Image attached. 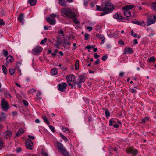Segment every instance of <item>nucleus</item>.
<instances>
[{
	"instance_id": "obj_1",
	"label": "nucleus",
	"mask_w": 156,
	"mask_h": 156,
	"mask_svg": "<svg viewBox=\"0 0 156 156\" xmlns=\"http://www.w3.org/2000/svg\"><path fill=\"white\" fill-rule=\"evenodd\" d=\"M62 12L64 15H65L68 18H72L75 16V14L72 12L70 9H63L62 10Z\"/></svg>"
},
{
	"instance_id": "obj_2",
	"label": "nucleus",
	"mask_w": 156,
	"mask_h": 156,
	"mask_svg": "<svg viewBox=\"0 0 156 156\" xmlns=\"http://www.w3.org/2000/svg\"><path fill=\"white\" fill-rule=\"evenodd\" d=\"M134 7L133 5H126L122 8L124 11V14L125 16L129 17L131 16L130 12L129 11L130 9L133 8Z\"/></svg>"
},
{
	"instance_id": "obj_3",
	"label": "nucleus",
	"mask_w": 156,
	"mask_h": 156,
	"mask_svg": "<svg viewBox=\"0 0 156 156\" xmlns=\"http://www.w3.org/2000/svg\"><path fill=\"white\" fill-rule=\"evenodd\" d=\"M57 145L58 148L63 153L64 156H70L69 153L67 152V151L66 149L64 147L62 144L58 142L57 143Z\"/></svg>"
},
{
	"instance_id": "obj_4",
	"label": "nucleus",
	"mask_w": 156,
	"mask_h": 156,
	"mask_svg": "<svg viewBox=\"0 0 156 156\" xmlns=\"http://www.w3.org/2000/svg\"><path fill=\"white\" fill-rule=\"evenodd\" d=\"M57 16V15L55 14L51 15L49 17L46 18V20L50 24L54 25L56 23V21L55 18Z\"/></svg>"
},
{
	"instance_id": "obj_5",
	"label": "nucleus",
	"mask_w": 156,
	"mask_h": 156,
	"mask_svg": "<svg viewBox=\"0 0 156 156\" xmlns=\"http://www.w3.org/2000/svg\"><path fill=\"white\" fill-rule=\"evenodd\" d=\"M1 108L4 111H7L9 108V104L7 101L4 98L1 100Z\"/></svg>"
},
{
	"instance_id": "obj_6",
	"label": "nucleus",
	"mask_w": 156,
	"mask_h": 156,
	"mask_svg": "<svg viewBox=\"0 0 156 156\" xmlns=\"http://www.w3.org/2000/svg\"><path fill=\"white\" fill-rule=\"evenodd\" d=\"M114 9L113 5L111 3H106L104 7L105 11L108 12L109 13L111 12Z\"/></svg>"
},
{
	"instance_id": "obj_7",
	"label": "nucleus",
	"mask_w": 156,
	"mask_h": 156,
	"mask_svg": "<svg viewBox=\"0 0 156 156\" xmlns=\"http://www.w3.org/2000/svg\"><path fill=\"white\" fill-rule=\"evenodd\" d=\"M127 153L132 154L133 156H135L138 153L137 150L133 147H131L126 150Z\"/></svg>"
},
{
	"instance_id": "obj_8",
	"label": "nucleus",
	"mask_w": 156,
	"mask_h": 156,
	"mask_svg": "<svg viewBox=\"0 0 156 156\" xmlns=\"http://www.w3.org/2000/svg\"><path fill=\"white\" fill-rule=\"evenodd\" d=\"M42 50V48L39 46H37L32 50V54L36 55L37 54L41 52Z\"/></svg>"
},
{
	"instance_id": "obj_9",
	"label": "nucleus",
	"mask_w": 156,
	"mask_h": 156,
	"mask_svg": "<svg viewBox=\"0 0 156 156\" xmlns=\"http://www.w3.org/2000/svg\"><path fill=\"white\" fill-rule=\"evenodd\" d=\"M147 21L148 25H150L155 23L156 21V16H154V15L151 16L147 19Z\"/></svg>"
},
{
	"instance_id": "obj_10",
	"label": "nucleus",
	"mask_w": 156,
	"mask_h": 156,
	"mask_svg": "<svg viewBox=\"0 0 156 156\" xmlns=\"http://www.w3.org/2000/svg\"><path fill=\"white\" fill-rule=\"evenodd\" d=\"M26 147L27 148L32 150L33 149L32 147L33 145V143L30 139L27 140L26 143Z\"/></svg>"
},
{
	"instance_id": "obj_11",
	"label": "nucleus",
	"mask_w": 156,
	"mask_h": 156,
	"mask_svg": "<svg viewBox=\"0 0 156 156\" xmlns=\"http://www.w3.org/2000/svg\"><path fill=\"white\" fill-rule=\"evenodd\" d=\"M66 83H62L58 84V90L60 91H63L66 89L67 87Z\"/></svg>"
},
{
	"instance_id": "obj_12",
	"label": "nucleus",
	"mask_w": 156,
	"mask_h": 156,
	"mask_svg": "<svg viewBox=\"0 0 156 156\" xmlns=\"http://www.w3.org/2000/svg\"><path fill=\"white\" fill-rule=\"evenodd\" d=\"M12 135V133L10 131H7L2 133V136L5 138H9Z\"/></svg>"
},
{
	"instance_id": "obj_13",
	"label": "nucleus",
	"mask_w": 156,
	"mask_h": 156,
	"mask_svg": "<svg viewBox=\"0 0 156 156\" xmlns=\"http://www.w3.org/2000/svg\"><path fill=\"white\" fill-rule=\"evenodd\" d=\"M6 60L7 63H12L13 61L14 58L11 55H9L7 57ZM6 65H7V63H6Z\"/></svg>"
},
{
	"instance_id": "obj_14",
	"label": "nucleus",
	"mask_w": 156,
	"mask_h": 156,
	"mask_svg": "<svg viewBox=\"0 0 156 156\" xmlns=\"http://www.w3.org/2000/svg\"><path fill=\"white\" fill-rule=\"evenodd\" d=\"M75 76L73 75H71L69 76H66V78L68 81H73L75 79Z\"/></svg>"
},
{
	"instance_id": "obj_15",
	"label": "nucleus",
	"mask_w": 156,
	"mask_h": 156,
	"mask_svg": "<svg viewBox=\"0 0 156 156\" xmlns=\"http://www.w3.org/2000/svg\"><path fill=\"white\" fill-rule=\"evenodd\" d=\"M133 50L130 47L126 48L124 50V54H131L133 52Z\"/></svg>"
},
{
	"instance_id": "obj_16",
	"label": "nucleus",
	"mask_w": 156,
	"mask_h": 156,
	"mask_svg": "<svg viewBox=\"0 0 156 156\" xmlns=\"http://www.w3.org/2000/svg\"><path fill=\"white\" fill-rule=\"evenodd\" d=\"M24 18V15L23 13L20 14L19 17L18 18V20L22 23L23 24H24L23 19Z\"/></svg>"
},
{
	"instance_id": "obj_17",
	"label": "nucleus",
	"mask_w": 156,
	"mask_h": 156,
	"mask_svg": "<svg viewBox=\"0 0 156 156\" xmlns=\"http://www.w3.org/2000/svg\"><path fill=\"white\" fill-rule=\"evenodd\" d=\"M78 80V82L81 83L84 82L85 81V77L83 75H81L79 77Z\"/></svg>"
},
{
	"instance_id": "obj_18",
	"label": "nucleus",
	"mask_w": 156,
	"mask_h": 156,
	"mask_svg": "<svg viewBox=\"0 0 156 156\" xmlns=\"http://www.w3.org/2000/svg\"><path fill=\"white\" fill-rule=\"evenodd\" d=\"M113 17L114 18L117 20L123 19V18L121 15L120 14H118V13H117L115 15H114Z\"/></svg>"
},
{
	"instance_id": "obj_19",
	"label": "nucleus",
	"mask_w": 156,
	"mask_h": 156,
	"mask_svg": "<svg viewBox=\"0 0 156 156\" xmlns=\"http://www.w3.org/2000/svg\"><path fill=\"white\" fill-rule=\"evenodd\" d=\"M132 23L143 26V24H144V22L143 21L141 22H140L138 21H132Z\"/></svg>"
},
{
	"instance_id": "obj_20",
	"label": "nucleus",
	"mask_w": 156,
	"mask_h": 156,
	"mask_svg": "<svg viewBox=\"0 0 156 156\" xmlns=\"http://www.w3.org/2000/svg\"><path fill=\"white\" fill-rule=\"evenodd\" d=\"M37 2V0H28V3H29L30 5L33 6L35 5Z\"/></svg>"
},
{
	"instance_id": "obj_21",
	"label": "nucleus",
	"mask_w": 156,
	"mask_h": 156,
	"mask_svg": "<svg viewBox=\"0 0 156 156\" xmlns=\"http://www.w3.org/2000/svg\"><path fill=\"white\" fill-rule=\"evenodd\" d=\"M6 116V115L4 112H2L0 116V121H2L5 119Z\"/></svg>"
},
{
	"instance_id": "obj_22",
	"label": "nucleus",
	"mask_w": 156,
	"mask_h": 156,
	"mask_svg": "<svg viewBox=\"0 0 156 156\" xmlns=\"http://www.w3.org/2000/svg\"><path fill=\"white\" fill-rule=\"evenodd\" d=\"M58 72L57 70L55 68L52 69L51 71V73L52 75H56Z\"/></svg>"
},
{
	"instance_id": "obj_23",
	"label": "nucleus",
	"mask_w": 156,
	"mask_h": 156,
	"mask_svg": "<svg viewBox=\"0 0 156 156\" xmlns=\"http://www.w3.org/2000/svg\"><path fill=\"white\" fill-rule=\"evenodd\" d=\"M156 59L154 56H152L148 58V61L149 62L154 63L155 62Z\"/></svg>"
},
{
	"instance_id": "obj_24",
	"label": "nucleus",
	"mask_w": 156,
	"mask_h": 156,
	"mask_svg": "<svg viewBox=\"0 0 156 156\" xmlns=\"http://www.w3.org/2000/svg\"><path fill=\"white\" fill-rule=\"evenodd\" d=\"M75 66L76 70H78L79 69V62L78 60L76 61Z\"/></svg>"
},
{
	"instance_id": "obj_25",
	"label": "nucleus",
	"mask_w": 156,
	"mask_h": 156,
	"mask_svg": "<svg viewBox=\"0 0 156 156\" xmlns=\"http://www.w3.org/2000/svg\"><path fill=\"white\" fill-rule=\"evenodd\" d=\"M24 130L23 129H21L18 131L16 134V136H20V134H22L24 132Z\"/></svg>"
},
{
	"instance_id": "obj_26",
	"label": "nucleus",
	"mask_w": 156,
	"mask_h": 156,
	"mask_svg": "<svg viewBox=\"0 0 156 156\" xmlns=\"http://www.w3.org/2000/svg\"><path fill=\"white\" fill-rule=\"evenodd\" d=\"M42 118L44 120V122L47 124H50V122L48 120L47 117L45 116H42Z\"/></svg>"
},
{
	"instance_id": "obj_27",
	"label": "nucleus",
	"mask_w": 156,
	"mask_h": 156,
	"mask_svg": "<svg viewBox=\"0 0 156 156\" xmlns=\"http://www.w3.org/2000/svg\"><path fill=\"white\" fill-rule=\"evenodd\" d=\"M97 37L98 38H99L101 40H105V38L104 37V35H102L98 34L97 35Z\"/></svg>"
},
{
	"instance_id": "obj_28",
	"label": "nucleus",
	"mask_w": 156,
	"mask_h": 156,
	"mask_svg": "<svg viewBox=\"0 0 156 156\" xmlns=\"http://www.w3.org/2000/svg\"><path fill=\"white\" fill-rule=\"evenodd\" d=\"M2 69L4 73L5 74H7V70L6 67L4 65H2Z\"/></svg>"
},
{
	"instance_id": "obj_29",
	"label": "nucleus",
	"mask_w": 156,
	"mask_h": 156,
	"mask_svg": "<svg viewBox=\"0 0 156 156\" xmlns=\"http://www.w3.org/2000/svg\"><path fill=\"white\" fill-rule=\"evenodd\" d=\"M59 4L60 5H65L66 2L65 0H59Z\"/></svg>"
},
{
	"instance_id": "obj_30",
	"label": "nucleus",
	"mask_w": 156,
	"mask_h": 156,
	"mask_svg": "<svg viewBox=\"0 0 156 156\" xmlns=\"http://www.w3.org/2000/svg\"><path fill=\"white\" fill-rule=\"evenodd\" d=\"M97 10L99 11H105L104 8L98 6V5L96 6Z\"/></svg>"
},
{
	"instance_id": "obj_31",
	"label": "nucleus",
	"mask_w": 156,
	"mask_h": 156,
	"mask_svg": "<svg viewBox=\"0 0 156 156\" xmlns=\"http://www.w3.org/2000/svg\"><path fill=\"white\" fill-rule=\"evenodd\" d=\"M81 83H80L78 82H75V83H74L73 85L74 86H75L76 84H77V87H78L80 88L81 87Z\"/></svg>"
},
{
	"instance_id": "obj_32",
	"label": "nucleus",
	"mask_w": 156,
	"mask_h": 156,
	"mask_svg": "<svg viewBox=\"0 0 156 156\" xmlns=\"http://www.w3.org/2000/svg\"><path fill=\"white\" fill-rule=\"evenodd\" d=\"M62 129L63 131L64 132H66L67 133H69V131L68 129L66 127H62Z\"/></svg>"
},
{
	"instance_id": "obj_33",
	"label": "nucleus",
	"mask_w": 156,
	"mask_h": 156,
	"mask_svg": "<svg viewBox=\"0 0 156 156\" xmlns=\"http://www.w3.org/2000/svg\"><path fill=\"white\" fill-rule=\"evenodd\" d=\"M9 72H10V73L11 75H12L14 74V69L12 68H10L9 69Z\"/></svg>"
},
{
	"instance_id": "obj_34",
	"label": "nucleus",
	"mask_w": 156,
	"mask_h": 156,
	"mask_svg": "<svg viewBox=\"0 0 156 156\" xmlns=\"http://www.w3.org/2000/svg\"><path fill=\"white\" fill-rule=\"evenodd\" d=\"M3 146V140L2 138H0V149L2 148Z\"/></svg>"
},
{
	"instance_id": "obj_35",
	"label": "nucleus",
	"mask_w": 156,
	"mask_h": 156,
	"mask_svg": "<svg viewBox=\"0 0 156 156\" xmlns=\"http://www.w3.org/2000/svg\"><path fill=\"white\" fill-rule=\"evenodd\" d=\"M149 118L148 117L145 118L144 119H142V122L143 123H145L147 122V121L148 120Z\"/></svg>"
},
{
	"instance_id": "obj_36",
	"label": "nucleus",
	"mask_w": 156,
	"mask_h": 156,
	"mask_svg": "<svg viewBox=\"0 0 156 156\" xmlns=\"http://www.w3.org/2000/svg\"><path fill=\"white\" fill-rule=\"evenodd\" d=\"M75 17V16H74V17L73 18V22L75 24H78L79 23V22L77 20Z\"/></svg>"
},
{
	"instance_id": "obj_37",
	"label": "nucleus",
	"mask_w": 156,
	"mask_h": 156,
	"mask_svg": "<svg viewBox=\"0 0 156 156\" xmlns=\"http://www.w3.org/2000/svg\"><path fill=\"white\" fill-rule=\"evenodd\" d=\"M105 114L106 116L107 117H108L110 116V113L108 110L107 109L105 110Z\"/></svg>"
},
{
	"instance_id": "obj_38",
	"label": "nucleus",
	"mask_w": 156,
	"mask_h": 156,
	"mask_svg": "<svg viewBox=\"0 0 156 156\" xmlns=\"http://www.w3.org/2000/svg\"><path fill=\"white\" fill-rule=\"evenodd\" d=\"M48 126L49 128L51 130V131L53 132H54L55 131V128L51 125H49Z\"/></svg>"
},
{
	"instance_id": "obj_39",
	"label": "nucleus",
	"mask_w": 156,
	"mask_h": 156,
	"mask_svg": "<svg viewBox=\"0 0 156 156\" xmlns=\"http://www.w3.org/2000/svg\"><path fill=\"white\" fill-rule=\"evenodd\" d=\"M60 136H61V137L64 140L65 142H67V138H66V137L65 136H64V135H62V134H60Z\"/></svg>"
},
{
	"instance_id": "obj_40",
	"label": "nucleus",
	"mask_w": 156,
	"mask_h": 156,
	"mask_svg": "<svg viewBox=\"0 0 156 156\" xmlns=\"http://www.w3.org/2000/svg\"><path fill=\"white\" fill-rule=\"evenodd\" d=\"M152 9H154L155 10H156V2L153 3L152 4Z\"/></svg>"
},
{
	"instance_id": "obj_41",
	"label": "nucleus",
	"mask_w": 156,
	"mask_h": 156,
	"mask_svg": "<svg viewBox=\"0 0 156 156\" xmlns=\"http://www.w3.org/2000/svg\"><path fill=\"white\" fill-rule=\"evenodd\" d=\"M47 41V39L46 38H45L44 39L42 40L41 41V42L40 44H44L46 41Z\"/></svg>"
},
{
	"instance_id": "obj_42",
	"label": "nucleus",
	"mask_w": 156,
	"mask_h": 156,
	"mask_svg": "<svg viewBox=\"0 0 156 156\" xmlns=\"http://www.w3.org/2000/svg\"><path fill=\"white\" fill-rule=\"evenodd\" d=\"M36 91V90L34 89H32L31 90H30L29 91V93L30 94H32L33 93L35 92Z\"/></svg>"
},
{
	"instance_id": "obj_43",
	"label": "nucleus",
	"mask_w": 156,
	"mask_h": 156,
	"mask_svg": "<svg viewBox=\"0 0 156 156\" xmlns=\"http://www.w3.org/2000/svg\"><path fill=\"white\" fill-rule=\"evenodd\" d=\"M3 54L5 56H7L8 54V52L5 49H4L3 50Z\"/></svg>"
},
{
	"instance_id": "obj_44",
	"label": "nucleus",
	"mask_w": 156,
	"mask_h": 156,
	"mask_svg": "<svg viewBox=\"0 0 156 156\" xmlns=\"http://www.w3.org/2000/svg\"><path fill=\"white\" fill-rule=\"evenodd\" d=\"M130 91L132 93H136L137 92L136 90L134 89H130Z\"/></svg>"
},
{
	"instance_id": "obj_45",
	"label": "nucleus",
	"mask_w": 156,
	"mask_h": 156,
	"mask_svg": "<svg viewBox=\"0 0 156 156\" xmlns=\"http://www.w3.org/2000/svg\"><path fill=\"white\" fill-rule=\"evenodd\" d=\"M89 34H85L84 35L85 40H87L89 38Z\"/></svg>"
},
{
	"instance_id": "obj_46",
	"label": "nucleus",
	"mask_w": 156,
	"mask_h": 156,
	"mask_svg": "<svg viewBox=\"0 0 156 156\" xmlns=\"http://www.w3.org/2000/svg\"><path fill=\"white\" fill-rule=\"evenodd\" d=\"M88 2H89L88 0H84V1H83L84 5L85 6H87L88 3Z\"/></svg>"
},
{
	"instance_id": "obj_47",
	"label": "nucleus",
	"mask_w": 156,
	"mask_h": 156,
	"mask_svg": "<svg viewBox=\"0 0 156 156\" xmlns=\"http://www.w3.org/2000/svg\"><path fill=\"white\" fill-rule=\"evenodd\" d=\"M5 96L8 98H11V96L9 93H5Z\"/></svg>"
},
{
	"instance_id": "obj_48",
	"label": "nucleus",
	"mask_w": 156,
	"mask_h": 156,
	"mask_svg": "<svg viewBox=\"0 0 156 156\" xmlns=\"http://www.w3.org/2000/svg\"><path fill=\"white\" fill-rule=\"evenodd\" d=\"M5 23L3 20L2 19H0V25H5Z\"/></svg>"
},
{
	"instance_id": "obj_49",
	"label": "nucleus",
	"mask_w": 156,
	"mask_h": 156,
	"mask_svg": "<svg viewBox=\"0 0 156 156\" xmlns=\"http://www.w3.org/2000/svg\"><path fill=\"white\" fill-rule=\"evenodd\" d=\"M107 57L108 56L107 55H105L102 57V60L104 61H105L106 60Z\"/></svg>"
},
{
	"instance_id": "obj_50",
	"label": "nucleus",
	"mask_w": 156,
	"mask_h": 156,
	"mask_svg": "<svg viewBox=\"0 0 156 156\" xmlns=\"http://www.w3.org/2000/svg\"><path fill=\"white\" fill-rule=\"evenodd\" d=\"M105 11V12H103L101 14V15H100L101 16H104L105 14H108L109 13L108 12H106V11Z\"/></svg>"
},
{
	"instance_id": "obj_51",
	"label": "nucleus",
	"mask_w": 156,
	"mask_h": 156,
	"mask_svg": "<svg viewBox=\"0 0 156 156\" xmlns=\"http://www.w3.org/2000/svg\"><path fill=\"white\" fill-rule=\"evenodd\" d=\"M87 29L90 31L92 30V27L90 26H88L86 28Z\"/></svg>"
},
{
	"instance_id": "obj_52",
	"label": "nucleus",
	"mask_w": 156,
	"mask_h": 156,
	"mask_svg": "<svg viewBox=\"0 0 156 156\" xmlns=\"http://www.w3.org/2000/svg\"><path fill=\"white\" fill-rule=\"evenodd\" d=\"M42 155L44 156H48V154L44 151H43L42 152Z\"/></svg>"
},
{
	"instance_id": "obj_53",
	"label": "nucleus",
	"mask_w": 156,
	"mask_h": 156,
	"mask_svg": "<svg viewBox=\"0 0 156 156\" xmlns=\"http://www.w3.org/2000/svg\"><path fill=\"white\" fill-rule=\"evenodd\" d=\"M64 45H70V44L69 43L67 42L66 41L65 39L64 40Z\"/></svg>"
},
{
	"instance_id": "obj_54",
	"label": "nucleus",
	"mask_w": 156,
	"mask_h": 156,
	"mask_svg": "<svg viewBox=\"0 0 156 156\" xmlns=\"http://www.w3.org/2000/svg\"><path fill=\"white\" fill-rule=\"evenodd\" d=\"M23 102L24 105L26 106H27L28 105V103L27 102V101H25V100H23Z\"/></svg>"
},
{
	"instance_id": "obj_55",
	"label": "nucleus",
	"mask_w": 156,
	"mask_h": 156,
	"mask_svg": "<svg viewBox=\"0 0 156 156\" xmlns=\"http://www.w3.org/2000/svg\"><path fill=\"white\" fill-rule=\"evenodd\" d=\"M119 44L121 45H123L124 44V42L122 40H120L118 42Z\"/></svg>"
},
{
	"instance_id": "obj_56",
	"label": "nucleus",
	"mask_w": 156,
	"mask_h": 156,
	"mask_svg": "<svg viewBox=\"0 0 156 156\" xmlns=\"http://www.w3.org/2000/svg\"><path fill=\"white\" fill-rule=\"evenodd\" d=\"M60 42H61L59 40V39H58V40L56 42L57 45H58Z\"/></svg>"
},
{
	"instance_id": "obj_57",
	"label": "nucleus",
	"mask_w": 156,
	"mask_h": 156,
	"mask_svg": "<svg viewBox=\"0 0 156 156\" xmlns=\"http://www.w3.org/2000/svg\"><path fill=\"white\" fill-rule=\"evenodd\" d=\"M86 48L87 49H91V48H93V47L90 45H89L87 46Z\"/></svg>"
},
{
	"instance_id": "obj_58",
	"label": "nucleus",
	"mask_w": 156,
	"mask_h": 156,
	"mask_svg": "<svg viewBox=\"0 0 156 156\" xmlns=\"http://www.w3.org/2000/svg\"><path fill=\"white\" fill-rule=\"evenodd\" d=\"M28 137L30 139H34V137L32 136L28 135Z\"/></svg>"
},
{
	"instance_id": "obj_59",
	"label": "nucleus",
	"mask_w": 156,
	"mask_h": 156,
	"mask_svg": "<svg viewBox=\"0 0 156 156\" xmlns=\"http://www.w3.org/2000/svg\"><path fill=\"white\" fill-rule=\"evenodd\" d=\"M58 33L59 34H62V36H64V34H63V31L62 30H61L60 31H59L58 32Z\"/></svg>"
},
{
	"instance_id": "obj_60",
	"label": "nucleus",
	"mask_w": 156,
	"mask_h": 156,
	"mask_svg": "<svg viewBox=\"0 0 156 156\" xmlns=\"http://www.w3.org/2000/svg\"><path fill=\"white\" fill-rule=\"evenodd\" d=\"M124 72H121L119 74V75L121 76H122L124 75Z\"/></svg>"
},
{
	"instance_id": "obj_61",
	"label": "nucleus",
	"mask_w": 156,
	"mask_h": 156,
	"mask_svg": "<svg viewBox=\"0 0 156 156\" xmlns=\"http://www.w3.org/2000/svg\"><path fill=\"white\" fill-rule=\"evenodd\" d=\"M21 151V149L19 147L17 148V149H16V151L18 153H19Z\"/></svg>"
},
{
	"instance_id": "obj_62",
	"label": "nucleus",
	"mask_w": 156,
	"mask_h": 156,
	"mask_svg": "<svg viewBox=\"0 0 156 156\" xmlns=\"http://www.w3.org/2000/svg\"><path fill=\"white\" fill-rule=\"evenodd\" d=\"M100 56L99 55H98L97 53H95L94 54V57L95 58H97L99 57Z\"/></svg>"
},
{
	"instance_id": "obj_63",
	"label": "nucleus",
	"mask_w": 156,
	"mask_h": 156,
	"mask_svg": "<svg viewBox=\"0 0 156 156\" xmlns=\"http://www.w3.org/2000/svg\"><path fill=\"white\" fill-rule=\"evenodd\" d=\"M134 43L135 44H136L138 43V42L137 39H134L133 41Z\"/></svg>"
},
{
	"instance_id": "obj_64",
	"label": "nucleus",
	"mask_w": 156,
	"mask_h": 156,
	"mask_svg": "<svg viewBox=\"0 0 156 156\" xmlns=\"http://www.w3.org/2000/svg\"><path fill=\"white\" fill-rule=\"evenodd\" d=\"M119 126L117 124L114 125V127L115 128H117L119 127Z\"/></svg>"
}]
</instances>
